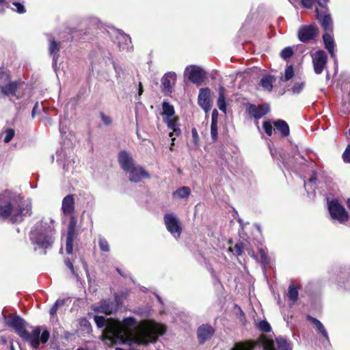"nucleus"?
Wrapping results in <instances>:
<instances>
[{
  "label": "nucleus",
  "instance_id": "64",
  "mask_svg": "<svg viewBox=\"0 0 350 350\" xmlns=\"http://www.w3.org/2000/svg\"><path fill=\"white\" fill-rule=\"evenodd\" d=\"M300 157H301L302 159H304V160H305V161H306V159L304 158V156L300 155Z\"/></svg>",
  "mask_w": 350,
  "mask_h": 350
},
{
  "label": "nucleus",
  "instance_id": "56",
  "mask_svg": "<svg viewBox=\"0 0 350 350\" xmlns=\"http://www.w3.org/2000/svg\"><path fill=\"white\" fill-rule=\"evenodd\" d=\"M65 263L66 266L69 268L72 273H75V269L72 262L70 260V259L67 258L65 260Z\"/></svg>",
  "mask_w": 350,
  "mask_h": 350
},
{
  "label": "nucleus",
  "instance_id": "61",
  "mask_svg": "<svg viewBox=\"0 0 350 350\" xmlns=\"http://www.w3.org/2000/svg\"><path fill=\"white\" fill-rule=\"evenodd\" d=\"M116 270H117V271H118V273H120L122 277H124V278H126V275H123V274L122 273V271H121L119 268H117V269H116Z\"/></svg>",
  "mask_w": 350,
  "mask_h": 350
},
{
  "label": "nucleus",
  "instance_id": "45",
  "mask_svg": "<svg viewBox=\"0 0 350 350\" xmlns=\"http://www.w3.org/2000/svg\"><path fill=\"white\" fill-rule=\"evenodd\" d=\"M305 87V82L295 83L291 88L292 92L295 94L300 93Z\"/></svg>",
  "mask_w": 350,
  "mask_h": 350
},
{
  "label": "nucleus",
  "instance_id": "20",
  "mask_svg": "<svg viewBox=\"0 0 350 350\" xmlns=\"http://www.w3.org/2000/svg\"><path fill=\"white\" fill-rule=\"evenodd\" d=\"M324 31L325 33L323 35V40L325 47L328 51L330 55L334 57L335 43L333 36L331 35L333 32V21H332V29Z\"/></svg>",
  "mask_w": 350,
  "mask_h": 350
},
{
  "label": "nucleus",
  "instance_id": "13",
  "mask_svg": "<svg viewBox=\"0 0 350 350\" xmlns=\"http://www.w3.org/2000/svg\"><path fill=\"white\" fill-rule=\"evenodd\" d=\"M215 332V329L209 324H202L197 329V337L200 345L210 340Z\"/></svg>",
  "mask_w": 350,
  "mask_h": 350
},
{
  "label": "nucleus",
  "instance_id": "3",
  "mask_svg": "<svg viewBox=\"0 0 350 350\" xmlns=\"http://www.w3.org/2000/svg\"><path fill=\"white\" fill-rule=\"evenodd\" d=\"M166 332L165 326L157 323H148L136 337V342L139 345H146L150 342H155L159 336Z\"/></svg>",
  "mask_w": 350,
  "mask_h": 350
},
{
  "label": "nucleus",
  "instance_id": "32",
  "mask_svg": "<svg viewBox=\"0 0 350 350\" xmlns=\"http://www.w3.org/2000/svg\"><path fill=\"white\" fill-rule=\"evenodd\" d=\"M97 311L106 314H111L113 313V304L104 301L101 302L97 309Z\"/></svg>",
  "mask_w": 350,
  "mask_h": 350
},
{
  "label": "nucleus",
  "instance_id": "25",
  "mask_svg": "<svg viewBox=\"0 0 350 350\" xmlns=\"http://www.w3.org/2000/svg\"><path fill=\"white\" fill-rule=\"evenodd\" d=\"M275 81V78L274 76L271 75H267L264 76L260 81V85L265 89L268 90L269 92L272 91L273 90V83Z\"/></svg>",
  "mask_w": 350,
  "mask_h": 350
},
{
  "label": "nucleus",
  "instance_id": "41",
  "mask_svg": "<svg viewBox=\"0 0 350 350\" xmlns=\"http://www.w3.org/2000/svg\"><path fill=\"white\" fill-rule=\"evenodd\" d=\"M217 123L211 124V135L213 142H215L218 139V132H217Z\"/></svg>",
  "mask_w": 350,
  "mask_h": 350
},
{
  "label": "nucleus",
  "instance_id": "6",
  "mask_svg": "<svg viewBox=\"0 0 350 350\" xmlns=\"http://www.w3.org/2000/svg\"><path fill=\"white\" fill-rule=\"evenodd\" d=\"M328 211L332 219L337 220L340 224H344L348 221L349 213L337 200L328 202Z\"/></svg>",
  "mask_w": 350,
  "mask_h": 350
},
{
  "label": "nucleus",
  "instance_id": "24",
  "mask_svg": "<svg viewBox=\"0 0 350 350\" xmlns=\"http://www.w3.org/2000/svg\"><path fill=\"white\" fill-rule=\"evenodd\" d=\"M275 128L281 133L282 137H287L290 134L288 124L283 120H278L273 122Z\"/></svg>",
  "mask_w": 350,
  "mask_h": 350
},
{
  "label": "nucleus",
  "instance_id": "58",
  "mask_svg": "<svg viewBox=\"0 0 350 350\" xmlns=\"http://www.w3.org/2000/svg\"><path fill=\"white\" fill-rule=\"evenodd\" d=\"M143 86H142V83L140 82L139 84V90H138V93H139V95H142V93H143Z\"/></svg>",
  "mask_w": 350,
  "mask_h": 350
},
{
  "label": "nucleus",
  "instance_id": "23",
  "mask_svg": "<svg viewBox=\"0 0 350 350\" xmlns=\"http://www.w3.org/2000/svg\"><path fill=\"white\" fill-rule=\"evenodd\" d=\"M306 319L315 326L316 330L318 332V334H321L325 340L329 341V336L327 332L324 325L319 320L310 315H307Z\"/></svg>",
  "mask_w": 350,
  "mask_h": 350
},
{
  "label": "nucleus",
  "instance_id": "14",
  "mask_svg": "<svg viewBox=\"0 0 350 350\" xmlns=\"http://www.w3.org/2000/svg\"><path fill=\"white\" fill-rule=\"evenodd\" d=\"M129 173V180L134 183H139L142 178H150L149 173L142 166L135 165L127 171Z\"/></svg>",
  "mask_w": 350,
  "mask_h": 350
},
{
  "label": "nucleus",
  "instance_id": "42",
  "mask_svg": "<svg viewBox=\"0 0 350 350\" xmlns=\"http://www.w3.org/2000/svg\"><path fill=\"white\" fill-rule=\"evenodd\" d=\"M262 127L265 133L269 137H271L273 130L271 123L269 121H264L262 123Z\"/></svg>",
  "mask_w": 350,
  "mask_h": 350
},
{
  "label": "nucleus",
  "instance_id": "33",
  "mask_svg": "<svg viewBox=\"0 0 350 350\" xmlns=\"http://www.w3.org/2000/svg\"><path fill=\"white\" fill-rule=\"evenodd\" d=\"M275 342L279 350H291V344L286 339L282 337H278L276 338Z\"/></svg>",
  "mask_w": 350,
  "mask_h": 350
},
{
  "label": "nucleus",
  "instance_id": "4",
  "mask_svg": "<svg viewBox=\"0 0 350 350\" xmlns=\"http://www.w3.org/2000/svg\"><path fill=\"white\" fill-rule=\"evenodd\" d=\"M20 337L23 340L29 342L33 348L37 349L40 343L45 344L49 340L50 332L44 329L41 333L40 327H36L31 333L25 329Z\"/></svg>",
  "mask_w": 350,
  "mask_h": 350
},
{
  "label": "nucleus",
  "instance_id": "17",
  "mask_svg": "<svg viewBox=\"0 0 350 350\" xmlns=\"http://www.w3.org/2000/svg\"><path fill=\"white\" fill-rule=\"evenodd\" d=\"M118 161L121 168L125 172L129 170L135 165L134 160L131 154L124 150L118 153Z\"/></svg>",
  "mask_w": 350,
  "mask_h": 350
},
{
  "label": "nucleus",
  "instance_id": "55",
  "mask_svg": "<svg viewBox=\"0 0 350 350\" xmlns=\"http://www.w3.org/2000/svg\"><path fill=\"white\" fill-rule=\"evenodd\" d=\"M172 130L173 131V132L170 133L169 134V136L171 137H172L174 135H175L176 136H179L181 133V130L178 127L174 128V129Z\"/></svg>",
  "mask_w": 350,
  "mask_h": 350
},
{
  "label": "nucleus",
  "instance_id": "28",
  "mask_svg": "<svg viewBox=\"0 0 350 350\" xmlns=\"http://www.w3.org/2000/svg\"><path fill=\"white\" fill-rule=\"evenodd\" d=\"M217 106L221 111L226 112V103L225 97V88L223 86H220L219 88V97L217 100Z\"/></svg>",
  "mask_w": 350,
  "mask_h": 350
},
{
  "label": "nucleus",
  "instance_id": "8",
  "mask_svg": "<svg viewBox=\"0 0 350 350\" xmlns=\"http://www.w3.org/2000/svg\"><path fill=\"white\" fill-rule=\"evenodd\" d=\"M318 27L314 23L304 25L299 27L297 36L301 42L306 43L314 40L318 35Z\"/></svg>",
  "mask_w": 350,
  "mask_h": 350
},
{
  "label": "nucleus",
  "instance_id": "54",
  "mask_svg": "<svg viewBox=\"0 0 350 350\" xmlns=\"http://www.w3.org/2000/svg\"><path fill=\"white\" fill-rule=\"evenodd\" d=\"M218 111L216 109H214L211 114V123H217L218 121Z\"/></svg>",
  "mask_w": 350,
  "mask_h": 350
},
{
  "label": "nucleus",
  "instance_id": "29",
  "mask_svg": "<svg viewBox=\"0 0 350 350\" xmlns=\"http://www.w3.org/2000/svg\"><path fill=\"white\" fill-rule=\"evenodd\" d=\"M191 189L187 186H183L178 188L173 192L174 196H177L180 199L187 198L191 194Z\"/></svg>",
  "mask_w": 350,
  "mask_h": 350
},
{
  "label": "nucleus",
  "instance_id": "60",
  "mask_svg": "<svg viewBox=\"0 0 350 350\" xmlns=\"http://www.w3.org/2000/svg\"><path fill=\"white\" fill-rule=\"evenodd\" d=\"M174 141H175V138H172V144H171V146L170 147V150H173V146L174 145Z\"/></svg>",
  "mask_w": 350,
  "mask_h": 350
},
{
  "label": "nucleus",
  "instance_id": "44",
  "mask_svg": "<svg viewBox=\"0 0 350 350\" xmlns=\"http://www.w3.org/2000/svg\"><path fill=\"white\" fill-rule=\"evenodd\" d=\"M5 137H4V142L8 143L10 142L12 138L14 137L15 131L12 129H8L5 131Z\"/></svg>",
  "mask_w": 350,
  "mask_h": 350
},
{
  "label": "nucleus",
  "instance_id": "10",
  "mask_svg": "<svg viewBox=\"0 0 350 350\" xmlns=\"http://www.w3.org/2000/svg\"><path fill=\"white\" fill-rule=\"evenodd\" d=\"M246 111L251 117L259 120L269 112L270 107L267 103L258 105L249 103L246 107Z\"/></svg>",
  "mask_w": 350,
  "mask_h": 350
},
{
  "label": "nucleus",
  "instance_id": "62",
  "mask_svg": "<svg viewBox=\"0 0 350 350\" xmlns=\"http://www.w3.org/2000/svg\"><path fill=\"white\" fill-rule=\"evenodd\" d=\"M347 206L348 208L350 210V198L347 200Z\"/></svg>",
  "mask_w": 350,
  "mask_h": 350
},
{
  "label": "nucleus",
  "instance_id": "22",
  "mask_svg": "<svg viewBox=\"0 0 350 350\" xmlns=\"http://www.w3.org/2000/svg\"><path fill=\"white\" fill-rule=\"evenodd\" d=\"M258 342L253 340H246L237 342L234 344L230 350H254Z\"/></svg>",
  "mask_w": 350,
  "mask_h": 350
},
{
  "label": "nucleus",
  "instance_id": "51",
  "mask_svg": "<svg viewBox=\"0 0 350 350\" xmlns=\"http://www.w3.org/2000/svg\"><path fill=\"white\" fill-rule=\"evenodd\" d=\"M62 305L64 304V301L63 300H57L55 304L54 305L51 307V310H50V314L51 315H54L56 314L57 312V308L59 305Z\"/></svg>",
  "mask_w": 350,
  "mask_h": 350
},
{
  "label": "nucleus",
  "instance_id": "16",
  "mask_svg": "<svg viewBox=\"0 0 350 350\" xmlns=\"http://www.w3.org/2000/svg\"><path fill=\"white\" fill-rule=\"evenodd\" d=\"M211 91L208 88H201L198 95V105L204 110L205 112H208L211 108Z\"/></svg>",
  "mask_w": 350,
  "mask_h": 350
},
{
  "label": "nucleus",
  "instance_id": "49",
  "mask_svg": "<svg viewBox=\"0 0 350 350\" xmlns=\"http://www.w3.org/2000/svg\"><path fill=\"white\" fill-rule=\"evenodd\" d=\"M191 135H192L193 144L196 146H198L199 142H200V138L198 136V131L195 127L192 128V129H191Z\"/></svg>",
  "mask_w": 350,
  "mask_h": 350
},
{
  "label": "nucleus",
  "instance_id": "46",
  "mask_svg": "<svg viewBox=\"0 0 350 350\" xmlns=\"http://www.w3.org/2000/svg\"><path fill=\"white\" fill-rule=\"evenodd\" d=\"M100 249L103 252H108L109 251V246L108 242L105 239H100L98 241Z\"/></svg>",
  "mask_w": 350,
  "mask_h": 350
},
{
  "label": "nucleus",
  "instance_id": "57",
  "mask_svg": "<svg viewBox=\"0 0 350 350\" xmlns=\"http://www.w3.org/2000/svg\"><path fill=\"white\" fill-rule=\"evenodd\" d=\"M317 181V175L315 172H313L311 176L308 178V182L315 183Z\"/></svg>",
  "mask_w": 350,
  "mask_h": 350
},
{
  "label": "nucleus",
  "instance_id": "2",
  "mask_svg": "<svg viewBox=\"0 0 350 350\" xmlns=\"http://www.w3.org/2000/svg\"><path fill=\"white\" fill-rule=\"evenodd\" d=\"M103 339L105 341H109L111 344L116 343L120 340V343H130L131 341V334L128 330L123 329L120 323L116 321L110 319L105 325L102 334Z\"/></svg>",
  "mask_w": 350,
  "mask_h": 350
},
{
  "label": "nucleus",
  "instance_id": "53",
  "mask_svg": "<svg viewBox=\"0 0 350 350\" xmlns=\"http://www.w3.org/2000/svg\"><path fill=\"white\" fill-rule=\"evenodd\" d=\"M13 5L16 7V12L19 14H23L25 12V8L24 7V5L19 3V2H17V1H15L13 3Z\"/></svg>",
  "mask_w": 350,
  "mask_h": 350
},
{
  "label": "nucleus",
  "instance_id": "63",
  "mask_svg": "<svg viewBox=\"0 0 350 350\" xmlns=\"http://www.w3.org/2000/svg\"><path fill=\"white\" fill-rule=\"evenodd\" d=\"M77 350H87V349H83V348H79V349H77Z\"/></svg>",
  "mask_w": 350,
  "mask_h": 350
},
{
  "label": "nucleus",
  "instance_id": "12",
  "mask_svg": "<svg viewBox=\"0 0 350 350\" xmlns=\"http://www.w3.org/2000/svg\"><path fill=\"white\" fill-rule=\"evenodd\" d=\"M314 70L317 75L322 73L327 62V55L323 50L317 51L313 56Z\"/></svg>",
  "mask_w": 350,
  "mask_h": 350
},
{
  "label": "nucleus",
  "instance_id": "35",
  "mask_svg": "<svg viewBox=\"0 0 350 350\" xmlns=\"http://www.w3.org/2000/svg\"><path fill=\"white\" fill-rule=\"evenodd\" d=\"M135 324L136 319L134 317H126L123 319L122 324H120V326L125 330H127V328L130 327H133L135 325Z\"/></svg>",
  "mask_w": 350,
  "mask_h": 350
},
{
  "label": "nucleus",
  "instance_id": "34",
  "mask_svg": "<svg viewBox=\"0 0 350 350\" xmlns=\"http://www.w3.org/2000/svg\"><path fill=\"white\" fill-rule=\"evenodd\" d=\"M295 75L294 68L292 65L287 66L284 71V75L280 77L282 81H287L291 79Z\"/></svg>",
  "mask_w": 350,
  "mask_h": 350
},
{
  "label": "nucleus",
  "instance_id": "47",
  "mask_svg": "<svg viewBox=\"0 0 350 350\" xmlns=\"http://www.w3.org/2000/svg\"><path fill=\"white\" fill-rule=\"evenodd\" d=\"M342 159L345 163H350V144L347 145L342 153Z\"/></svg>",
  "mask_w": 350,
  "mask_h": 350
},
{
  "label": "nucleus",
  "instance_id": "27",
  "mask_svg": "<svg viewBox=\"0 0 350 350\" xmlns=\"http://www.w3.org/2000/svg\"><path fill=\"white\" fill-rule=\"evenodd\" d=\"M258 255L259 256L254 255L253 257L256 260H258L260 262L262 266L264 268H265L266 266H267L269 264V259L268 258L267 251L263 248H260L258 250Z\"/></svg>",
  "mask_w": 350,
  "mask_h": 350
},
{
  "label": "nucleus",
  "instance_id": "21",
  "mask_svg": "<svg viewBox=\"0 0 350 350\" xmlns=\"http://www.w3.org/2000/svg\"><path fill=\"white\" fill-rule=\"evenodd\" d=\"M62 210L64 215L72 214L75 211L74 195L68 194L62 200Z\"/></svg>",
  "mask_w": 350,
  "mask_h": 350
},
{
  "label": "nucleus",
  "instance_id": "43",
  "mask_svg": "<svg viewBox=\"0 0 350 350\" xmlns=\"http://www.w3.org/2000/svg\"><path fill=\"white\" fill-rule=\"evenodd\" d=\"M11 79V76L5 72L3 67L0 68V83H6Z\"/></svg>",
  "mask_w": 350,
  "mask_h": 350
},
{
  "label": "nucleus",
  "instance_id": "39",
  "mask_svg": "<svg viewBox=\"0 0 350 350\" xmlns=\"http://www.w3.org/2000/svg\"><path fill=\"white\" fill-rule=\"evenodd\" d=\"M94 319L95 323L96 324L97 327L99 328L105 327L107 323L110 320V319H106L103 316H98V315H95L94 317Z\"/></svg>",
  "mask_w": 350,
  "mask_h": 350
},
{
  "label": "nucleus",
  "instance_id": "37",
  "mask_svg": "<svg viewBox=\"0 0 350 350\" xmlns=\"http://www.w3.org/2000/svg\"><path fill=\"white\" fill-rule=\"evenodd\" d=\"M257 328L262 332H270L271 327L270 324L266 320L260 321L257 324Z\"/></svg>",
  "mask_w": 350,
  "mask_h": 350
},
{
  "label": "nucleus",
  "instance_id": "48",
  "mask_svg": "<svg viewBox=\"0 0 350 350\" xmlns=\"http://www.w3.org/2000/svg\"><path fill=\"white\" fill-rule=\"evenodd\" d=\"M100 117L105 126H109L112 124V119L111 117L105 115L103 112H100Z\"/></svg>",
  "mask_w": 350,
  "mask_h": 350
},
{
  "label": "nucleus",
  "instance_id": "50",
  "mask_svg": "<svg viewBox=\"0 0 350 350\" xmlns=\"http://www.w3.org/2000/svg\"><path fill=\"white\" fill-rule=\"evenodd\" d=\"M315 3V0H301V3L304 8L311 9Z\"/></svg>",
  "mask_w": 350,
  "mask_h": 350
},
{
  "label": "nucleus",
  "instance_id": "38",
  "mask_svg": "<svg viewBox=\"0 0 350 350\" xmlns=\"http://www.w3.org/2000/svg\"><path fill=\"white\" fill-rule=\"evenodd\" d=\"M162 107L164 114H165L167 116L171 117L174 114V107L169 103L163 102L162 104Z\"/></svg>",
  "mask_w": 350,
  "mask_h": 350
},
{
  "label": "nucleus",
  "instance_id": "11",
  "mask_svg": "<svg viewBox=\"0 0 350 350\" xmlns=\"http://www.w3.org/2000/svg\"><path fill=\"white\" fill-rule=\"evenodd\" d=\"M164 223L167 230L173 235L177 234L179 237L182 232V228L178 219L173 214H165L164 215Z\"/></svg>",
  "mask_w": 350,
  "mask_h": 350
},
{
  "label": "nucleus",
  "instance_id": "19",
  "mask_svg": "<svg viewBox=\"0 0 350 350\" xmlns=\"http://www.w3.org/2000/svg\"><path fill=\"white\" fill-rule=\"evenodd\" d=\"M22 82L20 81H12L11 79L5 83L4 85L1 86L0 90L1 94L4 96H14L16 94L20 85Z\"/></svg>",
  "mask_w": 350,
  "mask_h": 350
},
{
  "label": "nucleus",
  "instance_id": "31",
  "mask_svg": "<svg viewBox=\"0 0 350 350\" xmlns=\"http://www.w3.org/2000/svg\"><path fill=\"white\" fill-rule=\"evenodd\" d=\"M287 296L292 304H295L298 299V288L293 284L288 286Z\"/></svg>",
  "mask_w": 350,
  "mask_h": 350
},
{
  "label": "nucleus",
  "instance_id": "7",
  "mask_svg": "<svg viewBox=\"0 0 350 350\" xmlns=\"http://www.w3.org/2000/svg\"><path fill=\"white\" fill-rule=\"evenodd\" d=\"M78 235L77 229V219L74 215L70 218L66 240V252L68 254H71L73 251L74 239Z\"/></svg>",
  "mask_w": 350,
  "mask_h": 350
},
{
  "label": "nucleus",
  "instance_id": "1",
  "mask_svg": "<svg viewBox=\"0 0 350 350\" xmlns=\"http://www.w3.org/2000/svg\"><path fill=\"white\" fill-rule=\"evenodd\" d=\"M54 226L42 219L38 221L29 232V239L33 245L39 248H50L54 242Z\"/></svg>",
  "mask_w": 350,
  "mask_h": 350
},
{
  "label": "nucleus",
  "instance_id": "40",
  "mask_svg": "<svg viewBox=\"0 0 350 350\" xmlns=\"http://www.w3.org/2000/svg\"><path fill=\"white\" fill-rule=\"evenodd\" d=\"M293 50L291 47H285L280 53V57L284 60H287L293 55Z\"/></svg>",
  "mask_w": 350,
  "mask_h": 350
},
{
  "label": "nucleus",
  "instance_id": "9",
  "mask_svg": "<svg viewBox=\"0 0 350 350\" xmlns=\"http://www.w3.org/2000/svg\"><path fill=\"white\" fill-rule=\"evenodd\" d=\"M5 324L7 326L14 329L19 336L26 329L25 320L16 313H12L8 316Z\"/></svg>",
  "mask_w": 350,
  "mask_h": 350
},
{
  "label": "nucleus",
  "instance_id": "18",
  "mask_svg": "<svg viewBox=\"0 0 350 350\" xmlns=\"http://www.w3.org/2000/svg\"><path fill=\"white\" fill-rule=\"evenodd\" d=\"M176 81V75L174 72L165 73L161 79L163 91L166 94L172 92V86Z\"/></svg>",
  "mask_w": 350,
  "mask_h": 350
},
{
  "label": "nucleus",
  "instance_id": "52",
  "mask_svg": "<svg viewBox=\"0 0 350 350\" xmlns=\"http://www.w3.org/2000/svg\"><path fill=\"white\" fill-rule=\"evenodd\" d=\"M178 119L176 118L170 119L167 121V127L170 130L178 127Z\"/></svg>",
  "mask_w": 350,
  "mask_h": 350
},
{
  "label": "nucleus",
  "instance_id": "26",
  "mask_svg": "<svg viewBox=\"0 0 350 350\" xmlns=\"http://www.w3.org/2000/svg\"><path fill=\"white\" fill-rule=\"evenodd\" d=\"M60 42L55 41L54 39H51L49 40V51L50 55L53 56V59L55 60L59 57V51L60 50Z\"/></svg>",
  "mask_w": 350,
  "mask_h": 350
},
{
  "label": "nucleus",
  "instance_id": "15",
  "mask_svg": "<svg viewBox=\"0 0 350 350\" xmlns=\"http://www.w3.org/2000/svg\"><path fill=\"white\" fill-rule=\"evenodd\" d=\"M191 70L188 74L189 80L198 85H201L205 78L204 71L200 67L191 66Z\"/></svg>",
  "mask_w": 350,
  "mask_h": 350
},
{
  "label": "nucleus",
  "instance_id": "30",
  "mask_svg": "<svg viewBox=\"0 0 350 350\" xmlns=\"http://www.w3.org/2000/svg\"><path fill=\"white\" fill-rule=\"evenodd\" d=\"M263 347V350H275L273 340L261 335L258 339Z\"/></svg>",
  "mask_w": 350,
  "mask_h": 350
},
{
  "label": "nucleus",
  "instance_id": "59",
  "mask_svg": "<svg viewBox=\"0 0 350 350\" xmlns=\"http://www.w3.org/2000/svg\"><path fill=\"white\" fill-rule=\"evenodd\" d=\"M38 103H36L35 104V105H34V107H33V108L32 109V112H31V115H32L33 117H34V116H35L36 109L38 107Z\"/></svg>",
  "mask_w": 350,
  "mask_h": 350
},
{
  "label": "nucleus",
  "instance_id": "5",
  "mask_svg": "<svg viewBox=\"0 0 350 350\" xmlns=\"http://www.w3.org/2000/svg\"><path fill=\"white\" fill-rule=\"evenodd\" d=\"M329 0H315L318 6L315 9L317 18L323 30L332 29V18L327 3Z\"/></svg>",
  "mask_w": 350,
  "mask_h": 350
},
{
  "label": "nucleus",
  "instance_id": "36",
  "mask_svg": "<svg viewBox=\"0 0 350 350\" xmlns=\"http://www.w3.org/2000/svg\"><path fill=\"white\" fill-rule=\"evenodd\" d=\"M228 250L230 252H233L234 250L235 251L234 254L237 256H241L243 253L244 243H243L242 241L237 242L234 245V247H230Z\"/></svg>",
  "mask_w": 350,
  "mask_h": 350
}]
</instances>
